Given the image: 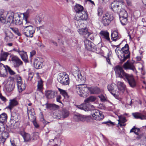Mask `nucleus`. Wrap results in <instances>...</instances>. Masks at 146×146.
Wrapping results in <instances>:
<instances>
[{
  "instance_id": "obj_1",
  "label": "nucleus",
  "mask_w": 146,
  "mask_h": 146,
  "mask_svg": "<svg viewBox=\"0 0 146 146\" xmlns=\"http://www.w3.org/2000/svg\"><path fill=\"white\" fill-rule=\"evenodd\" d=\"M117 76L122 78L129 84L132 87H135L136 85V82L133 76L125 72L122 68L119 65L115 66L113 69Z\"/></svg>"
},
{
  "instance_id": "obj_2",
  "label": "nucleus",
  "mask_w": 146,
  "mask_h": 146,
  "mask_svg": "<svg viewBox=\"0 0 146 146\" xmlns=\"http://www.w3.org/2000/svg\"><path fill=\"white\" fill-rule=\"evenodd\" d=\"M31 11V9H28L25 13L23 14L15 13L13 19V22H12L11 23L17 25H20L22 24L23 25H30L31 23L28 20V18Z\"/></svg>"
},
{
  "instance_id": "obj_3",
  "label": "nucleus",
  "mask_w": 146,
  "mask_h": 146,
  "mask_svg": "<svg viewBox=\"0 0 146 146\" xmlns=\"http://www.w3.org/2000/svg\"><path fill=\"white\" fill-rule=\"evenodd\" d=\"M115 51L118 58L120 60V63H123L126 60L130 57V52L129 50V46L126 44L121 50L117 47Z\"/></svg>"
},
{
  "instance_id": "obj_4",
  "label": "nucleus",
  "mask_w": 146,
  "mask_h": 146,
  "mask_svg": "<svg viewBox=\"0 0 146 146\" xmlns=\"http://www.w3.org/2000/svg\"><path fill=\"white\" fill-rule=\"evenodd\" d=\"M74 9L77 13L76 15L77 19L76 21H83L87 19V13L85 11H84L82 6L80 4H76L74 7Z\"/></svg>"
},
{
  "instance_id": "obj_5",
  "label": "nucleus",
  "mask_w": 146,
  "mask_h": 146,
  "mask_svg": "<svg viewBox=\"0 0 146 146\" xmlns=\"http://www.w3.org/2000/svg\"><path fill=\"white\" fill-rule=\"evenodd\" d=\"M15 15L14 12L11 11H8L7 14H5L0 11V22L3 24L6 22L12 23V22H13Z\"/></svg>"
},
{
  "instance_id": "obj_6",
  "label": "nucleus",
  "mask_w": 146,
  "mask_h": 146,
  "mask_svg": "<svg viewBox=\"0 0 146 146\" xmlns=\"http://www.w3.org/2000/svg\"><path fill=\"white\" fill-rule=\"evenodd\" d=\"M82 21H75V23L76 26L77 27L80 28L78 29V32L82 36L85 38H88L90 34L88 32V29L85 27L86 26L84 23L81 22Z\"/></svg>"
},
{
  "instance_id": "obj_7",
  "label": "nucleus",
  "mask_w": 146,
  "mask_h": 146,
  "mask_svg": "<svg viewBox=\"0 0 146 146\" xmlns=\"http://www.w3.org/2000/svg\"><path fill=\"white\" fill-rule=\"evenodd\" d=\"M88 87L86 84H79L76 86V91L81 97L86 98L88 95Z\"/></svg>"
},
{
  "instance_id": "obj_8",
  "label": "nucleus",
  "mask_w": 146,
  "mask_h": 146,
  "mask_svg": "<svg viewBox=\"0 0 146 146\" xmlns=\"http://www.w3.org/2000/svg\"><path fill=\"white\" fill-rule=\"evenodd\" d=\"M23 33L27 37H32L35 32V29L30 25H25L22 29Z\"/></svg>"
},
{
  "instance_id": "obj_9",
  "label": "nucleus",
  "mask_w": 146,
  "mask_h": 146,
  "mask_svg": "<svg viewBox=\"0 0 146 146\" xmlns=\"http://www.w3.org/2000/svg\"><path fill=\"white\" fill-rule=\"evenodd\" d=\"M58 80V82L63 85H66L69 84V77L68 75L66 72L60 73Z\"/></svg>"
},
{
  "instance_id": "obj_10",
  "label": "nucleus",
  "mask_w": 146,
  "mask_h": 146,
  "mask_svg": "<svg viewBox=\"0 0 146 146\" xmlns=\"http://www.w3.org/2000/svg\"><path fill=\"white\" fill-rule=\"evenodd\" d=\"M113 19L112 15L107 12L103 15L101 20V22L105 26L108 25Z\"/></svg>"
},
{
  "instance_id": "obj_11",
  "label": "nucleus",
  "mask_w": 146,
  "mask_h": 146,
  "mask_svg": "<svg viewBox=\"0 0 146 146\" xmlns=\"http://www.w3.org/2000/svg\"><path fill=\"white\" fill-rule=\"evenodd\" d=\"M108 91L116 98H117L120 92L116 90L117 87L114 84H112L108 85L107 87Z\"/></svg>"
},
{
  "instance_id": "obj_12",
  "label": "nucleus",
  "mask_w": 146,
  "mask_h": 146,
  "mask_svg": "<svg viewBox=\"0 0 146 146\" xmlns=\"http://www.w3.org/2000/svg\"><path fill=\"white\" fill-rule=\"evenodd\" d=\"M91 115L93 119L97 121H101L104 118L102 112L98 110H96L92 111Z\"/></svg>"
},
{
  "instance_id": "obj_13",
  "label": "nucleus",
  "mask_w": 146,
  "mask_h": 146,
  "mask_svg": "<svg viewBox=\"0 0 146 146\" xmlns=\"http://www.w3.org/2000/svg\"><path fill=\"white\" fill-rule=\"evenodd\" d=\"M15 78L17 80L18 90L19 93L25 90V86L22 80L21 77L19 75H16Z\"/></svg>"
},
{
  "instance_id": "obj_14",
  "label": "nucleus",
  "mask_w": 146,
  "mask_h": 146,
  "mask_svg": "<svg viewBox=\"0 0 146 146\" xmlns=\"http://www.w3.org/2000/svg\"><path fill=\"white\" fill-rule=\"evenodd\" d=\"M11 60L14 67L18 68L23 64V62L17 56H11Z\"/></svg>"
},
{
  "instance_id": "obj_15",
  "label": "nucleus",
  "mask_w": 146,
  "mask_h": 146,
  "mask_svg": "<svg viewBox=\"0 0 146 146\" xmlns=\"http://www.w3.org/2000/svg\"><path fill=\"white\" fill-rule=\"evenodd\" d=\"M75 106L78 109L83 110L85 111L93 110L94 108V107L93 105L89 104L87 103L82 104L79 105H75Z\"/></svg>"
},
{
  "instance_id": "obj_16",
  "label": "nucleus",
  "mask_w": 146,
  "mask_h": 146,
  "mask_svg": "<svg viewBox=\"0 0 146 146\" xmlns=\"http://www.w3.org/2000/svg\"><path fill=\"white\" fill-rule=\"evenodd\" d=\"M123 67L125 70H131L137 73V72L133 63L130 62L129 60L123 65Z\"/></svg>"
},
{
  "instance_id": "obj_17",
  "label": "nucleus",
  "mask_w": 146,
  "mask_h": 146,
  "mask_svg": "<svg viewBox=\"0 0 146 146\" xmlns=\"http://www.w3.org/2000/svg\"><path fill=\"white\" fill-rule=\"evenodd\" d=\"M110 8L115 12L119 13L121 8L120 7L118 2L116 1L113 2L110 5Z\"/></svg>"
},
{
  "instance_id": "obj_18",
  "label": "nucleus",
  "mask_w": 146,
  "mask_h": 146,
  "mask_svg": "<svg viewBox=\"0 0 146 146\" xmlns=\"http://www.w3.org/2000/svg\"><path fill=\"white\" fill-rule=\"evenodd\" d=\"M15 83L12 81L8 80L5 85L6 91L8 93L13 91L15 88Z\"/></svg>"
},
{
  "instance_id": "obj_19",
  "label": "nucleus",
  "mask_w": 146,
  "mask_h": 146,
  "mask_svg": "<svg viewBox=\"0 0 146 146\" xmlns=\"http://www.w3.org/2000/svg\"><path fill=\"white\" fill-rule=\"evenodd\" d=\"M43 60L41 58H36L34 61V66L36 69H40L42 67Z\"/></svg>"
},
{
  "instance_id": "obj_20",
  "label": "nucleus",
  "mask_w": 146,
  "mask_h": 146,
  "mask_svg": "<svg viewBox=\"0 0 146 146\" xmlns=\"http://www.w3.org/2000/svg\"><path fill=\"white\" fill-rule=\"evenodd\" d=\"M117 88L116 90H117L120 92V94L123 93L126 90V87L125 85L123 82L118 81L117 83Z\"/></svg>"
},
{
  "instance_id": "obj_21",
  "label": "nucleus",
  "mask_w": 146,
  "mask_h": 146,
  "mask_svg": "<svg viewBox=\"0 0 146 146\" xmlns=\"http://www.w3.org/2000/svg\"><path fill=\"white\" fill-rule=\"evenodd\" d=\"M18 104V102L16 98L10 99L9 101V105L6 108L11 110L13 107L17 106Z\"/></svg>"
},
{
  "instance_id": "obj_22",
  "label": "nucleus",
  "mask_w": 146,
  "mask_h": 146,
  "mask_svg": "<svg viewBox=\"0 0 146 146\" xmlns=\"http://www.w3.org/2000/svg\"><path fill=\"white\" fill-rule=\"evenodd\" d=\"M85 48L88 50L90 51L93 50L94 47V43L88 39H85L84 41Z\"/></svg>"
},
{
  "instance_id": "obj_23",
  "label": "nucleus",
  "mask_w": 146,
  "mask_h": 146,
  "mask_svg": "<svg viewBox=\"0 0 146 146\" xmlns=\"http://www.w3.org/2000/svg\"><path fill=\"white\" fill-rule=\"evenodd\" d=\"M118 118L119 119L117 120L118 121V124L121 127L125 126L126 125V124L125 123L126 122L127 120L123 115H121L119 116Z\"/></svg>"
},
{
  "instance_id": "obj_24",
  "label": "nucleus",
  "mask_w": 146,
  "mask_h": 146,
  "mask_svg": "<svg viewBox=\"0 0 146 146\" xmlns=\"http://www.w3.org/2000/svg\"><path fill=\"white\" fill-rule=\"evenodd\" d=\"M132 115L135 119H146V112L144 114L139 112L134 113H132Z\"/></svg>"
},
{
  "instance_id": "obj_25",
  "label": "nucleus",
  "mask_w": 146,
  "mask_h": 146,
  "mask_svg": "<svg viewBox=\"0 0 146 146\" xmlns=\"http://www.w3.org/2000/svg\"><path fill=\"white\" fill-rule=\"evenodd\" d=\"M45 96L48 99L54 98L57 94L56 91L50 90L45 91Z\"/></svg>"
},
{
  "instance_id": "obj_26",
  "label": "nucleus",
  "mask_w": 146,
  "mask_h": 146,
  "mask_svg": "<svg viewBox=\"0 0 146 146\" xmlns=\"http://www.w3.org/2000/svg\"><path fill=\"white\" fill-rule=\"evenodd\" d=\"M100 34L102 38L106 39L108 41L110 42L109 33L108 31H102L100 33Z\"/></svg>"
},
{
  "instance_id": "obj_27",
  "label": "nucleus",
  "mask_w": 146,
  "mask_h": 146,
  "mask_svg": "<svg viewBox=\"0 0 146 146\" xmlns=\"http://www.w3.org/2000/svg\"><path fill=\"white\" fill-rule=\"evenodd\" d=\"M19 54L22 60L25 62L26 63L28 62V57L26 52L25 51L23 50H21V51L19 52Z\"/></svg>"
},
{
  "instance_id": "obj_28",
  "label": "nucleus",
  "mask_w": 146,
  "mask_h": 146,
  "mask_svg": "<svg viewBox=\"0 0 146 146\" xmlns=\"http://www.w3.org/2000/svg\"><path fill=\"white\" fill-rule=\"evenodd\" d=\"M2 132L1 135V141L3 142H4L6 139L9 136V133L7 131L6 129H5V130L2 131Z\"/></svg>"
},
{
  "instance_id": "obj_29",
  "label": "nucleus",
  "mask_w": 146,
  "mask_h": 146,
  "mask_svg": "<svg viewBox=\"0 0 146 146\" xmlns=\"http://www.w3.org/2000/svg\"><path fill=\"white\" fill-rule=\"evenodd\" d=\"M43 81L42 80H40L38 82L36 91L40 92H42L43 90Z\"/></svg>"
},
{
  "instance_id": "obj_30",
  "label": "nucleus",
  "mask_w": 146,
  "mask_h": 146,
  "mask_svg": "<svg viewBox=\"0 0 146 146\" xmlns=\"http://www.w3.org/2000/svg\"><path fill=\"white\" fill-rule=\"evenodd\" d=\"M78 80V81L82 82V83H84L86 81L85 76L82 72L77 74Z\"/></svg>"
},
{
  "instance_id": "obj_31",
  "label": "nucleus",
  "mask_w": 146,
  "mask_h": 146,
  "mask_svg": "<svg viewBox=\"0 0 146 146\" xmlns=\"http://www.w3.org/2000/svg\"><path fill=\"white\" fill-rule=\"evenodd\" d=\"M21 134L23 137L25 141H29L31 140V137L29 134L23 131L21 132Z\"/></svg>"
},
{
  "instance_id": "obj_32",
  "label": "nucleus",
  "mask_w": 146,
  "mask_h": 146,
  "mask_svg": "<svg viewBox=\"0 0 146 146\" xmlns=\"http://www.w3.org/2000/svg\"><path fill=\"white\" fill-rule=\"evenodd\" d=\"M111 39L114 41H116L120 38L118 35V32L116 31H114L111 35Z\"/></svg>"
},
{
  "instance_id": "obj_33",
  "label": "nucleus",
  "mask_w": 146,
  "mask_h": 146,
  "mask_svg": "<svg viewBox=\"0 0 146 146\" xmlns=\"http://www.w3.org/2000/svg\"><path fill=\"white\" fill-rule=\"evenodd\" d=\"M7 115L5 113H3L0 115V123H3L6 122Z\"/></svg>"
},
{
  "instance_id": "obj_34",
  "label": "nucleus",
  "mask_w": 146,
  "mask_h": 146,
  "mask_svg": "<svg viewBox=\"0 0 146 146\" xmlns=\"http://www.w3.org/2000/svg\"><path fill=\"white\" fill-rule=\"evenodd\" d=\"M88 89L91 94H98L100 92V90L98 88L88 87Z\"/></svg>"
},
{
  "instance_id": "obj_35",
  "label": "nucleus",
  "mask_w": 146,
  "mask_h": 146,
  "mask_svg": "<svg viewBox=\"0 0 146 146\" xmlns=\"http://www.w3.org/2000/svg\"><path fill=\"white\" fill-rule=\"evenodd\" d=\"M27 113L28 116L29 118L30 117H31L33 118H35L34 115H35V113L34 110L33 109H31L27 106Z\"/></svg>"
},
{
  "instance_id": "obj_36",
  "label": "nucleus",
  "mask_w": 146,
  "mask_h": 146,
  "mask_svg": "<svg viewBox=\"0 0 146 146\" xmlns=\"http://www.w3.org/2000/svg\"><path fill=\"white\" fill-rule=\"evenodd\" d=\"M9 54V53L7 52H3L1 53L0 56V61H6Z\"/></svg>"
},
{
  "instance_id": "obj_37",
  "label": "nucleus",
  "mask_w": 146,
  "mask_h": 146,
  "mask_svg": "<svg viewBox=\"0 0 146 146\" xmlns=\"http://www.w3.org/2000/svg\"><path fill=\"white\" fill-rule=\"evenodd\" d=\"M120 11L119 13H119V15L121 16L120 17L127 18L128 14L127 12L125 10L121 8Z\"/></svg>"
},
{
  "instance_id": "obj_38",
  "label": "nucleus",
  "mask_w": 146,
  "mask_h": 146,
  "mask_svg": "<svg viewBox=\"0 0 146 146\" xmlns=\"http://www.w3.org/2000/svg\"><path fill=\"white\" fill-rule=\"evenodd\" d=\"M96 99V98L94 96H90V97L87 98L85 100V104H87L89 102H93L95 101Z\"/></svg>"
},
{
  "instance_id": "obj_39",
  "label": "nucleus",
  "mask_w": 146,
  "mask_h": 146,
  "mask_svg": "<svg viewBox=\"0 0 146 146\" xmlns=\"http://www.w3.org/2000/svg\"><path fill=\"white\" fill-rule=\"evenodd\" d=\"M10 29L17 35L20 36L21 35L18 29L16 28L10 27Z\"/></svg>"
},
{
  "instance_id": "obj_40",
  "label": "nucleus",
  "mask_w": 146,
  "mask_h": 146,
  "mask_svg": "<svg viewBox=\"0 0 146 146\" xmlns=\"http://www.w3.org/2000/svg\"><path fill=\"white\" fill-rule=\"evenodd\" d=\"M69 112L68 110L64 109L62 110V115L63 118L67 117L69 116Z\"/></svg>"
},
{
  "instance_id": "obj_41",
  "label": "nucleus",
  "mask_w": 146,
  "mask_h": 146,
  "mask_svg": "<svg viewBox=\"0 0 146 146\" xmlns=\"http://www.w3.org/2000/svg\"><path fill=\"white\" fill-rule=\"evenodd\" d=\"M120 20L121 24L123 25H126L128 22L127 18L120 17Z\"/></svg>"
},
{
  "instance_id": "obj_42",
  "label": "nucleus",
  "mask_w": 146,
  "mask_h": 146,
  "mask_svg": "<svg viewBox=\"0 0 146 146\" xmlns=\"http://www.w3.org/2000/svg\"><path fill=\"white\" fill-rule=\"evenodd\" d=\"M90 118L89 116H86L80 114V121H88V119Z\"/></svg>"
},
{
  "instance_id": "obj_43",
  "label": "nucleus",
  "mask_w": 146,
  "mask_h": 146,
  "mask_svg": "<svg viewBox=\"0 0 146 146\" xmlns=\"http://www.w3.org/2000/svg\"><path fill=\"white\" fill-rule=\"evenodd\" d=\"M134 132L135 134L138 135L139 133L140 132V129L139 128H137L134 127L130 131V132Z\"/></svg>"
},
{
  "instance_id": "obj_44",
  "label": "nucleus",
  "mask_w": 146,
  "mask_h": 146,
  "mask_svg": "<svg viewBox=\"0 0 146 146\" xmlns=\"http://www.w3.org/2000/svg\"><path fill=\"white\" fill-rule=\"evenodd\" d=\"M100 100L103 102H105L106 100V95L102 94L98 96Z\"/></svg>"
},
{
  "instance_id": "obj_45",
  "label": "nucleus",
  "mask_w": 146,
  "mask_h": 146,
  "mask_svg": "<svg viewBox=\"0 0 146 146\" xmlns=\"http://www.w3.org/2000/svg\"><path fill=\"white\" fill-rule=\"evenodd\" d=\"M5 34L6 37H9V38H11L13 37V34L10 31H8L7 32H5Z\"/></svg>"
},
{
  "instance_id": "obj_46",
  "label": "nucleus",
  "mask_w": 146,
  "mask_h": 146,
  "mask_svg": "<svg viewBox=\"0 0 146 146\" xmlns=\"http://www.w3.org/2000/svg\"><path fill=\"white\" fill-rule=\"evenodd\" d=\"M79 70L78 68L77 67H75L74 69H73L72 70V73H73V75L75 76H76L77 75V74H79Z\"/></svg>"
},
{
  "instance_id": "obj_47",
  "label": "nucleus",
  "mask_w": 146,
  "mask_h": 146,
  "mask_svg": "<svg viewBox=\"0 0 146 146\" xmlns=\"http://www.w3.org/2000/svg\"><path fill=\"white\" fill-rule=\"evenodd\" d=\"M43 21V19L40 16H38L36 17L35 19L36 22L37 23H40Z\"/></svg>"
},
{
  "instance_id": "obj_48",
  "label": "nucleus",
  "mask_w": 146,
  "mask_h": 146,
  "mask_svg": "<svg viewBox=\"0 0 146 146\" xmlns=\"http://www.w3.org/2000/svg\"><path fill=\"white\" fill-rule=\"evenodd\" d=\"M58 89L60 92V93L62 95L64 96L65 97L67 95V93L65 90L61 89L60 88H58Z\"/></svg>"
},
{
  "instance_id": "obj_49",
  "label": "nucleus",
  "mask_w": 146,
  "mask_h": 146,
  "mask_svg": "<svg viewBox=\"0 0 146 146\" xmlns=\"http://www.w3.org/2000/svg\"><path fill=\"white\" fill-rule=\"evenodd\" d=\"M7 70V67L6 68L4 65L2 64H0V72L2 71H5V70Z\"/></svg>"
},
{
  "instance_id": "obj_50",
  "label": "nucleus",
  "mask_w": 146,
  "mask_h": 146,
  "mask_svg": "<svg viewBox=\"0 0 146 146\" xmlns=\"http://www.w3.org/2000/svg\"><path fill=\"white\" fill-rule=\"evenodd\" d=\"M80 114H78L75 115L74 116V118L76 121H79L80 120Z\"/></svg>"
},
{
  "instance_id": "obj_51",
  "label": "nucleus",
  "mask_w": 146,
  "mask_h": 146,
  "mask_svg": "<svg viewBox=\"0 0 146 146\" xmlns=\"http://www.w3.org/2000/svg\"><path fill=\"white\" fill-rule=\"evenodd\" d=\"M0 76L4 78L7 77V70H5V71H2L0 72Z\"/></svg>"
},
{
  "instance_id": "obj_52",
  "label": "nucleus",
  "mask_w": 146,
  "mask_h": 146,
  "mask_svg": "<svg viewBox=\"0 0 146 146\" xmlns=\"http://www.w3.org/2000/svg\"><path fill=\"white\" fill-rule=\"evenodd\" d=\"M6 67L7 71H8L11 75H14L15 74V73L9 67L7 66Z\"/></svg>"
},
{
  "instance_id": "obj_53",
  "label": "nucleus",
  "mask_w": 146,
  "mask_h": 146,
  "mask_svg": "<svg viewBox=\"0 0 146 146\" xmlns=\"http://www.w3.org/2000/svg\"><path fill=\"white\" fill-rule=\"evenodd\" d=\"M5 125L4 123H0V132L5 130Z\"/></svg>"
},
{
  "instance_id": "obj_54",
  "label": "nucleus",
  "mask_w": 146,
  "mask_h": 146,
  "mask_svg": "<svg viewBox=\"0 0 146 146\" xmlns=\"http://www.w3.org/2000/svg\"><path fill=\"white\" fill-rule=\"evenodd\" d=\"M140 66H141V68H139V69H141V73L143 75H145V72L143 68V65L141 64H140Z\"/></svg>"
},
{
  "instance_id": "obj_55",
  "label": "nucleus",
  "mask_w": 146,
  "mask_h": 146,
  "mask_svg": "<svg viewBox=\"0 0 146 146\" xmlns=\"http://www.w3.org/2000/svg\"><path fill=\"white\" fill-rule=\"evenodd\" d=\"M48 106L52 108H59V106L58 105L54 104H49Z\"/></svg>"
},
{
  "instance_id": "obj_56",
  "label": "nucleus",
  "mask_w": 146,
  "mask_h": 146,
  "mask_svg": "<svg viewBox=\"0 0 146 146\" xmlns=\"http://www.w3.org/2000/svg\"><path fill=\"white\" fill-rule=\"evenodd\" d=\"M98 15L99 16H102L103 14V11L102 9L100 8H98Z\"/></svg>"
},
{
  "instance_id": "obj_57",
  "label": "nucleus",
  "mask_w": 146,
  "mask_h": 146,
  "mask_svg": "<svg viewBox=\"0 0 146 146\" xmlns=\"http://www.w3.org/2000/svg\"><path fill=\"white\" fill-rule=\"evenodd\" d=\"M102 123H104L109 125H114V123L111 121H110L102 122Z\"/></svg>"
},
{
  "instance_id": "obj_58",
  "label": "nucleus",
  "mask_w": 146,
  "mask_h": 146,
  "mask_svg": "<svg viewBox=\"0 0 146 146\" xmlns=\"http://www.w3.org/2000/svg\"><path fill=\"white\" fill-rule=\"evenodd\" d=\"M0 98L1 100L4 102H6L7 100L6 98L3 96L1 93H0Z\"/></svg>"
},
{
  "instance_id": "obj_59",
  "label": "nucleus",
  "mask_w": 146,
  "mask_h": 146,
  "mask_svg": "<svg viewBox=\"0 0 146 146\" xmlns=\"http://www.w3.org/2000/svg\"><path fill=\"white\" fill-rule=\"evenodd\" d=\"M30 57H32L33 56L35 55L36 54V52L34 50H32L31 52L30 53Z\"/></svg>"
},
{
  "instance_id": "obj_60",
  "label": "nucleus",
  "mask_w": 146,
  "mask_h": 146,
  "mask_svg": "<svg viewBox=\"0 0 146 146\" xmlns=\"http://www.w3.org/2000/svg\"><path fill=\"white\" fill-rule=\"evenodd\" d=\"M34 125L36 128H38L39 127L38 124L37 123L36 120H34L33 121Z\"/></svg>"
},
{
  "instance_id": "obj_61",
  "label": "nucleus",
  "mask_w": 146,
  "mask_h": 146,
  "mask_svg": "<svg viewBox=\"0 0 146 146\" xmlns=\"http://www.w3.org/2000/svg\"><path fill=\"white\" fill-rule=\"evenodd\" d=\"M61 97L60 95H58L56 97V101L60 103H61L60 99H61Z\"/></svg>"
},
{
  "instance_id": "obj_62",
  "label": "nucleus",
  "mask_w": 146,
  "mask_h": 146,
  "mask_svg": "<svg viewBox=\"0 0 146 146\" xmlns=\"http://www.w3.org/2000/svg\"><path fill=\"white\" fill-rule=\"evenodd\" d=\"M99 108L100 109H103L105 108V107L103 104H101L99 105Z\"/></svg>"
},
{
  "instance_id": "obj_63",
  "label": "nucleus",
  "mask_w": 146,
  "mask_h": 146,
  "mask_svg": "<svg viewBox=\"0 0 146 146\" xmlns=\"http://www.w3.org/2000/svg\"><path fill=\"white\" fill-rule=\"evenodd\" d=\"M13 50L14 51L17 52L19 54V52L21 51V50H20L19 48H14Z\"/></svg>"
},
{
  "instance_id": "obj_64",
  "label": "nucleus",
  "mask_w": 146,
  "mask_h": 146,
  "mask_svg": "<svg viewBox=\"0 0 146 146\" xmlns=\"http://www.w3.org/2000/svg\"><path fill=\"white\" fill-rule=\"evenodd\" d=\"M11 142L12 146H16L14 141H11Z\"/></svg>"
}]
</instances>
